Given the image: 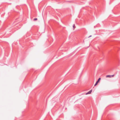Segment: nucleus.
<instances>
[{
  "label": "nucleus",
  "mask_w": 120,
  "mask_h": 120,
  "mask_svg": "<svg viewBox=\"0 0 120 120\" xmlns=\"http://www.w3.org/2000/svg\"><path fill=\"white\" fill-rule=\"evenodd\" d=\"M75 24H74L73 25V28H74V29L75 28Z\"/></svg>",
  "instance_id": "nucleus-5"
},
{
  "label": "nucleus",
  "mask_w": 120,
  "mask_h": 120,
  "mask_svg": "<svg viewBox=\"0 0 120 120\" xmlns=\"http://www.w3.org/2000/svg\"><path fill=\"white\" fill-rule=\"evenodd\" d=\"M92 90H91L90 91H88V92L86 93V94L87 95V94H91V93L92 92Z\"/></svg>",
  "instance_id": "nucleus-1"
},
{
  "label": "nucleus",
  "mask_w": 120,
  "mask_h": 120,
  "mask_svg": "<svg viewBox=\"0 0 120 120\" xmlns=\"http://www.w3.org/2000/svg\"><path fill=\"white\" fill-rule=\"evenodd\" d=\"M91 35H90V36H89V37H88V38H90V37H91Z\"/></svg>",
  "instance_id": "nucleus-8"
},
{
  "label": "nucleus",
  "mask_w": 120,
  "mask_h": 120,
  "mask_svg": "<svg viewBox=\"0 0 120 120\" xmlns=\"http://www.w3.org/2000/svg\"><path fill=\"white\" fill-rule=\"evenodd\" d=\"M101 79V78H99L98 79V81L96 82V84H98V83L99 82V81H100V80Z\"/></svg>",
  "instance_id": "nucleus-2"
},
{
  "label": "nucleus",
  "mask_w": 120,
  "mask_h": 120,
  "mask_svg": "<svg viewBox=\"0 0 120 120\" xmlns=\"http://www.w3.org/2000/svg\"><path fill=\"white\" fill-rule=\"evenodd\" d=\"M114 75H111V77H113L114 76Z\"/></svg>",
  "instance_id": "nucleus-6"
},
{
  "label": "nucleus",
  "mask_w": 120,
  "mask_h": 120,
  "mask_svg": "<svg viewBox=\"0 0 120 120\" xmlns=\"http://www.w3.org/2000/svg\"><path fill=\"white\" fill-rule=\"evenodd\" d=\"M37 19H38L37 18H35V19H34V21H36V20H37Z\"/></svg>",
  "instance_id": "nucleus-4"
},
{
  "label": "nucleus",
  "mask_w": 120,
  "mask_h": 120,
  "mask_svg": "<svg viewBox=\"0 0 120 120\" xmlns=\"http://www.w3.org/2000/svg\"><path fill=\"white\" fill-rule=\"evenodd\" d=\"M97 84H96V83H95V84L94 85V86H96L97 85Z\"/></svg>",
  "instance_id": "nucleus-7"
},
{
  "label": "nucleus",
  "mask_w": 120,
  "mask_h": 120,
  "mask_svg": "<svg viewBox=\"0 0 120 120\" xmlns=\"http://www.w3.org/2000/svg\"><path fill=\"white\" fill-rule=\"evenodd\" d=\"M106 78L108 77H109V78H111V75H106Z\"/></svg>",
  "instance_id": "nucleus-3"
}]
</instances>
